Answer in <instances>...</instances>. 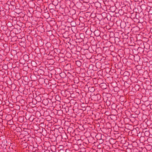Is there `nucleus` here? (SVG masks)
Here are the masks:
<instances>
[{
	"mask_svg": "<svg viewBox=\"0 0 152 152\" xmlns=\"http://www.w3.org/2000/svg\"><path fill=\"white\" fill-rule=\"evenodd\" d=\"M121 20L120 19V18H118L117 19L115 18V25L118 29H121Z\"/></svg>",
	"mask_w": 152,
	"mask_h": 152,
	"instance_id": "nucleus-1",
	"label": "nucleus"
},
{
	"mask_svg": "<svg viewBox=\"0 0 152 152\" xmlns=\"http://www.w3.org/2000/svg\"><path fill=\"white\" fill-rule=\"evenodd\" d=\"M120 47H118L117 46H116L115 47V61L116 60L118 61V59L120 58L119 56L117 53V52H118L120 49Z\"/></svg>",
	"mask_w": 152,
	"mask_h": 152,
	"instance_id": "nucleus-2",
	"label": "nucleus"
},
{
	"mask_svg": "<svg viewBox=\"0 0 152 152\" xmlns=\"http://www.w3.org/2000/svg\"><path fill=\"white\" fill-rule=\"evenodd\" d=\"M120 78L121 77H119V76H117V78L115 79V85H117V86H121L120 82H119Z\"/></svg>",
	"mask_w": 152,
	"mask_h": 152,
	"instance_id": "nucleus-3",
	"label": "nucleus"
},
{
	"mask_svg": "<svg viewBox=\"0 0 152 152\" xmlns=\"http://www.w3.org/2000/svg\"><path fill=\"white\" fill-rule=\"evenodd\" d=\"M118 61V62L115 64V69H120L121 67V63L119 61V60L118 61L116 60L115 61Z\"/></svg>",
	"mask_w": 152,
	"mask_h": 152,
	"instance_id": "nucleus-4",
	"label": "nucleus"
},
{
	"mask_svg": "<svg viewBox=\"0 0 152 152\" xmlns=\"http://www.w3.org/2000/svg\"><path fill=\"white\" fill-rule=\"evenodd\" d=\"M121 135V133L116 132L115 133V140H120L121 137L120 136Z\"/></svg>",
	"mask_w": 152,
	"mask_h": 152,
	"instance_id": "nucleus-5",
	"label": "nucleus"
},
{
	"mask_svg": "<svg viewBox=\"0 0 152 152\" xmlns=\"http://www.w3.org/2000/svg\"><path fill=\"white\" fill-rule=\"evenodd\" d=\"M121 69H115V74L117 75V76H119V77H121Z\"/></svg>",
	"mask_w": 152,
	"mask_h": 152,
	"instance_id": "nucleus-6",
	"label": "nucleus"
},
{
	"mask_svg": "<svg viewBox=\"0 0 152 152\" xmlns=\"http://www.w3.org/2000/svg\"><path fill=\"white\" fill-rule=\"evenodd\" d=\"M115 7L116 9H119L121 8L120 2L118 1V0H115Z\"/></svg>",
	"mask_w": 152,
	"mask_h": 152,
	"instance_id": "nucleus-7",
	"label": "nucleus"
},
{
	"mask_svg": "<svg viewBox=\"0 0 152 152\" xmlns=\"http://www.w3.org/2000/svg\"><path fill=\"white\" fill-rule=\"evenodd\" d=\"M120 37H116L115 36V44L116 46H117L119 47H120V46L118 43L120 41Z\"/></svg>",
	"mask_w": 152,
	"mask_h": 152,
	"instance_id": "nucleus-8",
	"label": "nucleus"
},
{
	"mask_svg": "<svg viewBox=\"0 0 152 152\" xmlns=\"http://www.w3.org/2000/svg\"><path fill=\"white\" fill-rule=\"evenodd\" d=\"M115 132H118L119 130L118 124L117 121L115 122Z\"/></svg>",
	"mask_w": 152,
	"mask_h": 152,
	"instance_id": "nucleus-9",
	"label": "nucleus"
},
{
	"mask_svg": "<svg viewBox=\"0 0 152 152\" xmlns=\"http://www.w3.org/2000/svg\"><path fill=\"white\" fill-rule=\"evenodd\" d=\"M120 86H117V85H115V94H118L120 91Z\"/></svg>",
	"mask_w": 152,
	"mask_h": 152,
	"instance_id": "nucleus-10",
	"label": "nucleus"
},
{
	"mask_svg": "<svg viewBox=\"0 0 152 152\" xmlns=\"http://www.w3.org/2000/svg\"><path fill=\"white\" fill-rule=\"evenodd\" d=\"M115 98L117 102H119L121 101L120 99H121V98H124V97L123 96H121V95L118 94L117 96H115Z\"/></svg>",
	"mask_w": 152,
	"mask_h": 152,
	"instance_id": "nucleus-11",
	"label": "nucleus"
},
{
	"mask_svg": "<svg viewBox=\"0 0 152 152\" xmlns=\"http://www.w3.org/2000/svg\"><path fill=\"white\" fill-rule=\"evenodd\" d=\"M122 34L121 31H116L115 30V36L116 37H120V35Z\"/></svg>",
	"mask_w": 152,
	"mask_h": 152,
	"instance_id": "nucleus-12",
	"label": "nucleus"
},
{
	"mask_svg": "<svg viewBox=\"0 0 152 152\" xmlns=\"http://www.w3.org/2000/svg\"><path fill=\"white\" fill-rule=\"evenodd\" d=\"M115 120L116 121L115 122H116L117 121L118 123L120 124V118H119V116H115Z\"/></svg>",
	"mask_w": 152,
	"mask_h": 152,
	"instance_id": "nucleus-13",
	"label": "nucleus"
},
{
	"mask_svg": "<svg viewBox=\"0 0 152 152\" xmlns=\"http://www.w3.org/2000/svg\"><path fill=\"white\" fill-rule=\"evenodd\" d=\"M122 11V10L121 9H116L115 10V13L117 14L118 13H121Z\"/></svg>",
	"mask_w": 152,
	"mask_h": 152,
	"instance_id": "nucleus-14",
	"label": "nucleus"
},
{
	"mask_svg": "<svg viewBox=\"0 0 152 152\" xmlns=\"http://www.w3.org/2000/svg\"><path fill=\"white\" fill-rule=\"evenodd\" d=\"M121 13H118L117 14L115 13V17L116 19H117L118 18H119V17H121Z\"/></svg>",
	"mask_w": 152,
	"mask_h": 152,
	"instance_id": "nucleus-15",
	"label": "nucleus"
},
{
	"mask_svg": "<svg viewBox=\"0 0 152 152\" xmlns=\"http://www.w3.org/2000/svg\"><path fill=\"white\" fill-rule=\"evenodd\" d=\"M115 152H122V151L118 148V147L115 148Z\"/></svg>",
	"mask_w": 152,
	"mask_h": 152,
	"instance_id": "nucleus-16",
	"label": "nucleus"
},
{
	"mask_svg": "<svg viewBox=\"0 0 152 152\" xmlns=\"http://www.w3.org/2000/svg\"><path fill=\"white\" fill-rule=\"evenodd\" d=\"M118 105H117L116 109H115V116H119L118 114V110H116Z\"/></svg>",
	"mask_w": 152,
	"mask_h": 152,
	"instance_id": "nucleus-17",
	"label": "nucleus"
},
{
	"mask_svg": "<svg viewBox=\"0 0 152 152\" xmlns=\"http://www.w3.org/2000/svg\"><path fill=\"white\" fill-rule=\"evenodd\" d=\"M118 140H116L115 141V148H117V147H118L119 146V145H118Z\"/></svg>",
	"mask_w": 152,
	"mask_h": 152,
	"instance_id": "nucleus-18",
	"label": "nucleus"
},
{
	"mask_svg": "<svg viewBox=\"0 0 152 152\" xmlns=\"http://www.w3.org/2000/svg\"><path fill=\"white\" fill-rule=\"evenodd\" d=\"M121 29H118L117 28V27H116L115 25V30L116 31H117L118 32V31H121Z\"/></svg>",
	"mask_w": 152,
	"mask_h": 152,
	"instance_id": "nucleus-19",
	"label": "nucleus"
},
{
	"mask_svg": "<svg viewBox=\"0 0 152 152\" xmlns=\"http://www.w3.org/2000/svg\"><path fill=\"white\" fill-rule=\"evenodd\" d=\"M117 75H116L115 74V79L117 78Z\"/></svg>",
	"mask_w": 152,
	"mask_h": 152,
	"instance_id": "nucleus-20",
	"label": "nucleus"
},
{
	"mask_svg": "<svg viewBox=\"0 0 152 152\" xmlns=\"http://www.w3.org/2000/svg\"><path fill=\"white\" fill-rule=\"evenodd\" d=\"M124 73H126V74H129V73L128 72H124Z\"/></svg>",
	"mask_w": 152,
	"mask_h": 152,
	"instance_id": "nucleus-21",
	"label": "nucleus"
},
{
	"mask_svg": "<svg viewBox=\"0 0 152 152\" xmlns=\"http://www.w3.org/2000/svg\"><path fill=\"white\" fill-rule=\"evenodd\" d=\"M148 133H149V132L148 131H146L145 132V134Z\"/></svg>",
	"mask_w": 152,
	"mask_h": 152,
	"instance_id": "nucleus-22",
	"label": "nucleus"
},
{
	"mask_svg": "<svg viewBox=\"0 0 152 152\" xmlns=\"http://www.w3.org/2000/svg\"><path fill=\"white\" fill-rule=\"evenodd\" d=\"M122 98H121V99H120L121 100V101H121V102H123V101H122Z\"/></svg>",
	"mask_w": 152,
	"mask_h": 152,
	"instance_id": "nucleus-23",
	"label": "nucleus"
},
{
	"mask_svg": "<svg viewBox=\"0 0 152 152\" xmlns=\"http://www.w3.org/2000/svg\"><path fill=\"white\" fill-rule=\"evenodd\" d=\"M119 94L118 93V94H115V96H117V95Z\"/></svg>",
	"mask_w": 152,
	"mask_h": 152,
	"instance_id": "nucleus-24",
	"label": "nucleus"
}]
</instances>
